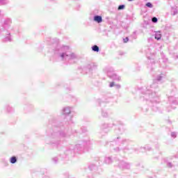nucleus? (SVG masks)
<instances>
[{
	"label": "nucleus",
	"mask_w": 178,
	"mask_h": 178,
	"mask_svg": "<svg viewBox=\"0 0 178 178\" xmlns=\"http://www.w3.org/2000/svg\"><path fill=\"white\" fill-rule=\"evenodd\" d=\"M81 130L82 133H87V127H82L81 128Z\"/></svg>",
	"instance_id": "obj_37"
},
{
	"label": "nucleus",
	"mask_w": 178,
	"mask_h": 178,
	"mask_svg": "<svg viewBox=\"0 0 178 178\" xmlns=\"http://www.w3.org/2000/svg\"><path fill=\"white\" fill-rule=\"evenodd\" d=\"M135 152H137L138 151V149H134Z\"/></svg>",
	"instance_id": "obj_47"
},
{
	"label": "nucleus",
	"mask_w": 178,
	"mask_h": 178,
	"mask_svg": "<svg viewBox=\"0 0 178 178\" xmlns=\"http://www.w3.org/2000/svg\"><path fill=\"white\" fill-rule=\"evenodd\" d=\"M97 69L98 65L95 63H89L83 67V70L86 73H92V72H95Z\"/></svg>",
	"instance_id": "obj_9"
},
{
	"label": "nucleus",
	"mask_w": 178,
	"mask_h": 178,
	"mask_svg": "<svg viewBox=\"0 0 178 178\" xmlns=\"http://www.w3.org/2000/svg\"><path fill=\"white\" fill-rule=\"evenodd\" d=\"M175 91H176V89H175L174 92H175Z\"/></svg>",
	"instance_id": "obj_51"
},
{
	"label": "nucleus",
	"mask_w": 178,
	"mask_h": 178,
	"mask_svg": "<svg viewBox=\"0 0 178 178\" xmlns=\"http://www.w3.org/2000/svg\"><path fill=\"white\" fill-rule=\"evenodd\" d=\"M104 73L107 74L109 79H112V80H114L115 81H120V76L115 73L113 68L111 67H106L104 68Z\"/></svg>",
	"instance_id": "obj_7"
},
{
	"label": "nucleus",
	"mask_w": 178,
	"mask_h": 178,
	"mask_svg": "<svg viewBox=\"0 0 178 178\" xmlns=\"http://www.w3.org/2000/svg\"><path fill=\"white\" fill-rule=\"evenodd\" d=\"M170 136L172 138H176V137H177V132H171Z\"/></svg>",
	"instance_id": "obj_33"
},
{
	"label": "nucleus",
	"mask_w": 178,
	"mask_h": 178,
	"mask_svg": "<svg viewBox=\"0 0 178 178\" xmlns=\"http://www.w3.org/2000/svg\"><path fill=\"white\" fill-rule=\"evenodd\" d=\"M90 15H94V12L91 13Z\"/></svg>",
	"instance_id": "obj_49"
},
{
	"label": "nucleus",
	"mask_w": 178,
	"mask_h": 178,
	"mask_svg": "<svg viewBox=\"0 0 178 178\" xmlns=\"http://www.w3.org/2000/svg\"><path fill=\"white\" fill-rule=\"evenodd\" d=\"M152 23H158V18L156 17H152Z\"/></svg>",
	"instance_id": "obj_34"
},
{
	"label": "nucleus",
	"mask_w": 178,
	"mask_h": 178,
	"mask_svg": "<svg viewBox=\"0 0 178 178\" xmlns=\"http://www.w3.org/2000/svg\"><path fill=\"white\" fill-rule=\"evenodd\" d=\"M156 88H158V82L154 81L152 85L143 89L140 96V100L146 101L148 104H152V110L154 112L162 113V108L159 106L161 98H159V95L156 94V92L154 90Z\"/></svg>",
	"instance_id": "obj_2"
},
{
	"label": "nucleus",
	"mask_w": 178,
	"mask_h": 178,
	"mask_svg": "<svg viewBox=\"0 0 178 178\" xmlns=\"http://www.w3.org/2000/svg\"><path fill=\"white\" fill-rule=\"evenodd\" d=\"M12 26V18L10 17H6L3 22V23H0V29L1 32L3 31H8L10 29Z\"/></svg>",
	"instance_id": "obj_8"
},
{
	"label": "nucleus",
	"mask_w": 178,
	"mask_h": 178,
	"mask_svg": "<svg viewBox=\"0 0 178 178\" xmlns=\"http://www.w3.org/2000/svg\"><path fill=\"white\" fill-rule=\"evenodd\" d=\"M123 41L125 44L129 42V37H126L125 38H124Z\"/></svg>",
	"instance_id": "obj_40"
},
{
	"label": "nucleus",
	"mask_w": 178,
	"mask_h": 178,
	"mask_svg": "<svg viewBox=\"0 0 178 178\" xmlns=\"http://www.w3.org/2000/svg\"><path fill=\"white\" fill-rule=\"evenodd\" d=\"M115 178H126V177L124 176H122V175H117V176H115Z\"/></svg>",
	"instance_id": "obj_43"
},
{
	"label": "nucleus",
	"mask_w": 178,
	"mask_h": 178,
	"mask_svg": "<svg viewBox=\"0 0 178 178\" xmlns=\"http://www.w3.org/2000/svg\"><path fill=\"white\" fill-rule=\"evenodd\" d=\"M17 162V156H13L10 158V163H12L13 165H15Z\"/></svg>",
	"instance_id": "obj_20"
},
{
	"label": "nucleus",
	"mask_w": 178,
	"mask_h": 178,
	"mask_svg": "<svg viewBox=\"0 0 178 178\" xmlns=\"http://www.w3.org/2000/svg\"><path fill=\"white\" fill-rule=\"evenodd\" d=\"M102 115L103 118H108V113L105 110L102 109Z\"/></svg>",
	"instance_id": "obj_30"
},
{
	"label": "nucleus",
	"mask_w": 178,
	"mask_h": 178,
	"mask_svg": "<svg viewBox=\"0 0 178 178\" xmlns=\"http://www.w3.org/2000/svg\"><path fill=\"white\" fill-rule=\"evenodd\" d=\"M89 169L90 170H95V169H97V165H95V164H90L89 165Z\"/></svg>",
	"instance_id": "obj_31"
},
{
	"label": "nucleus",
	"mask_w": 178,
	"mask_h": 178,
	"mask_svg": "<svg viewBox=\"0 0 178 178\" xmlns=\"http://www.w3.org/2000/svg\"><path fill=\"white\" fill-rule=\"evenodd\" d=\"M125 131H126V127H124V125L122 124L118 127V130H115V131L117 134H123V133H124Z\"/></svg>",
	"instance_id": "obj_14"
},
{
	"label": "nucleus",
	"mask_w": 178,
	"mask_h": 178,
	"mask_svg": "<svg viewBox=\"0 0 178 178\" xmlns=\"http://www.w3.org/2000/svg\"><path fill=\"white\" fill-rule=\"evenodd\" d=\"M177 13V10H174L173 13H172L173 16H175V15Z\"/></svg>",
	"instance_id": "obj_44"
},
{
	"label": "nucleus",
	"mask_w": 178,
	"mask_h": 178,
	"mask_svg": "<svg viewBox=\"0 0 178 178\" xmlns=\"http://www.w3.org/2000/svg\"><path fill=\"white\" fill-rule=\"evenodd\" d=\"M74 133H77V131H76V130H75V131H74Z\"/></svg>",
	"instance_id": "obj_50"
},
{
	"label": "nucleus",
	"mask_w": 178,
	"mask_h": 178,
	"mask_svg": "<svg viewBox=\"0 0 178 178\" xmlns=\"http://www.w3.org/2000/svg\"><path fill=\"white\" fill-rule=\"evenodd\" d=\"M4 109H6V112H8V113H12L15 112V108H13V107H12L9 104H6L4 106Z\"/></svg>",
	"instance_id": "obj_17"
},
{
	"label": "nucleus",
	"mask_w": 178,
	"mask_h": 178,
	"mask_svg": "<svg viewBox=\"0 0 178 178\" xmlns=\"http://www.w3.org/2000/svg\"><path fill=\"white\" fill-rule=\"evenodd\" d=\"M168 101L172 105H178V98H176L174 96H169Z\"/></svg>",
	"instance_id": "obj_13"
},
{
	"label": "nucleus",
	"mask_w": 178,
	"mask_h": 178,
	"mask_svg": "<svg viewBox=\"0 0 178 178\" xmlns=\"http://www.w3.org/2000/svg\"><path fill=\"white\" fill-rule=\"evenodd\" d=\"M49 124L52 127L47 131V134L49 137V140H46V144H49L52 148L59 149L60 148V140L69 138L72 135V129L63 123L59 122L57 118H51L49 120Z\"/></svg>",
	"instance_id": "obj_1"
},
{
	"label": "nucleus",
	"mask_w": 178,
	"mask_h": 178,
	"mask_svg": "<svg viewBox=\"0 0 178 178\" xmlns=\"http://www.w3.org/2000/svg\"><path fill=\"white\" fill-rule=\"evenodd\" d=\"M167 166L168 168H173V164H172L170 162H168L167 163Z\"/></svg>",
	"instance_id": "obj_39"
},
{
	"label": "nucleus",
	"mask_w": 178,
	"mask_h": 178,
	"mask_svg": "<svg viewBox=\"0 0 178 178\" xmlns=\"http://www.w3.org/2000/svg\"><path fill=\"white\" fill-rule=\"evenodd\" d=\"M104 163L106 165H112L113 163V158L112 156H106L104 158Z\"/></svg>",
	"instance_id": "obj_15"
},
{
	"label": "nucleus",
	"mask_w": 178,
	"mask_h": 178,
	"mask_svg": "<svg viewBox=\"0 0 178 178\" xmlns=\"http://www.w3.org/2000/svg\"><path fill=\"white\" fill-rule=\"evenodd\" d=\"M124 29H125V30H127V26H124Z\"/></svg>",
	"instance_id": "obj_48"
},
{
	"label": "nucleus",
	"mask_w": 178,
	"mask_h": 178,
	"mask_svg": "<svg viewBox=\"0 0 178 178\" xmlns=\"http://www.w3.org/2000/svg\"><path fill=\"white\" fill-rule=\"evenodd\" d=\"M97 102V104H99V106H102V105H104V106H105V104H106L107 101L105 100L104 102L101 99H98Z\"/></svg>",
	"instance_id": "obj_23"
},
{
	"label": "nucleus",
	"mask_w": 178,
	"mask_h": 178,
	"mask_svg": "<svg viewBox=\"0 0 178 178\" xmlns=\"http://www.w3.org/2000/svg\"><path fill=\"white\" fill-rule=\"evenodd\" d=\"M42 178H51L49 175H44Z\"/></svg>",
	"instance_id": "obj_45"
},
{
	"label": "nucleus",
	"mask_w": 178,
	"mask_h": 178,
	"mask_svg": "<svg viewBox=\"0 0 178 178\" xmlns=\"http://www.w3.org/2000/svg\"><path fill=\"white\" fill-rule=\"evenodd\" d=\"M154 38H155V40H157L158 41H159V40L162 38V34H161V32H156L154 34Z\"/></svg>",
	"instance_id": "obj_22"
},
{
	"label": "nucleus",
	"mask_w": 178,
	"mask_h": 178,
	"mask_svg": "<svg viewBox=\"0 0 178 178\" xmlns=\"http://www.w3.org/2000/svg\"><path fill=\"white\" fill-rule=\"evenodd\" d=\"M92 178H94V176H93V175H92Z\"/></svg>",
	"instance_id": "obj_52"
},
{
	"label": "nucleus",
	"mask_w": 178,
	"mask_h": 178,
	"mask_svg": "<svg viewBox=\"0 0 178 178\" xmlns=\"http://www.w3.org/2000/svg\"><path fill=\"white\" fill-rule=\"evenodd\" d=\"M72 112V110L70 109V107H65L63 109V115H65V116H67L70 115Z\"/></svg>",
	"instance_id": "obj_18"
},
{
	"label": "nucleus",
	"mask_w": 178,
	"mask_h": 178,
	"mask_svg": "<svg viewBox=\"0 0 178 178\" xmlns=\"http://www.w3.org/2000/svg\"><path fill=\"white\" fill-rule=\"evenodd\" d=\"M168 63V58L166 57L163 58V63Z\"/></svg>",
	"instance_id": "obj_41"
},
{
	"label": "nucleus",
	"mask_w": 178,
	"mask_h": 178,
	"mask_svg": "<svg viewBox=\"0 0 178 178\" xmlns=\"http://www.w3.org/2000/svg\"><path fill=\"white\" fill-rule=\"evenodd\" d=\"M142 111L143 112H144L145 113H147V112H148V106H143L142 108Z\"/></svg>",
	"instance_id": "obj_32"
},
{
	"label": "nucleus",
	"mask_w": 178,
	"mask_h": 178,
	"mask_svg": "<svg viewBox=\"0 0 178 178\" xmlns=\"http://www.w3.org/2000/svg\"><path fill=\"white\" fill-rule=\"evenodd\" d=\"M53 163H54V165H56L58 164V162H59V159L58 157H54L52 159H51Z\"/></svg>",
	"instance_id": "obj_29"
},
{
	"label": "nucleus",
	"mask_w": 178,
	"mask_h": 178,
	"mask_svg": "<svg viewBox=\"0 0 178 178\" xmlns=\"http://www.w3.org/2000/svg\"><path fill=\"white\" fill-rule=\"evenodd\" d=\"M50 1H54V0H50Z\"/></svg>",
	"instance_id": "obj_53"
},
{
	"label": "nucleus",
	"mask_w": 178,
	"mask_h": 178,
	"mask_svg": "<svg viewBox=\"0 0 178 178\" xmlns=\"http://www.w3.org/2000/svg\"><path fill=\"white\" fill-rule=\"evenodd\" d=\"M93 22H95L96 23H102V16L95 15L93 16Z\"/></svg>",
	"instance_id": "obj_16"
},
{
	"label": "nucleus",
	"mask_w": 178,
	"mask_h": 178,
	"mask_svg": "<svg viewBox=\"0 0 178 178\" xmlns=\"http://www.w3.org/2000/svg\"><path fill=\"white\" fill-rule=\"evenodd\" d=\"M3 17H5V13H3V11H2V10H0V23H2Z\"/></svg>",
	"instance_id": "obj_25"
},
{
	"label": "nucleus",
	"mask_w": 178,
	"mask_h": 178,
	"mask_svg": "<svg viewBox=\"0 0 178 178\" xmlns=\"http://www.w3.org/2000/svg\"><path fill=\"white\" fill-rule=\"evenodd\" d=\"M92 51H93V52H99V47L97 44L93 45L92 47Z\"/></svg>",
	"instance_id": "obj_24"
},
{
	"label": "nucleus",
	"mask_w": 178,
	"mask_h": 178,
	"mask_svg": "<svg viewBox=\"0 0 178 178\" xmlns=\"http://www.w3.org/2000/svg\"><path fill=\"white\" fill-rule=\"evenodd\" d=\"M54 56L66 65H74L77 60V54L70 51L69 46H58L54 50Z\"/></svg>",
	"instance_id": "obj_3"
},
{
	"label": "nucleus",
	"mask_w": 178,
	"mask_h": 178,
	"mask_svg": "<svg viewBox=\"0 0 178 178\" xmlns=\"http://www.w3.org/2000/svg\"><path fill=\"white\" fill-rule=\"evenodd\" d=\"M71 123H73V121L70 120V121L68 122V124H70Z\"/></svg>",
	"instance_id": "obj_46"
},
{
	"label": "nucleus",
	"mask_w": 178,
	"mask_h": 178,
	"mask_svg": "<svg viewBox=\"0 0 178 178\" xmlns=\"http://www.w3.org/2000/svg\"><path fill=\"white\" fill-rule=\"evenodd\" d=\"M162 79H165V74H163L157 75L156 79L154 81L158 83V81H162Z\"/></svg>",
	"instance_id": "obj_19"
},
{
	"label": "nucleus",
	"mask_w": 178,
	"mask_h": 178,
	"mask_svg": "<svg viewBox=\"0 0 178 178\" xmlns=\"http://www.w3.org/2000/svg\"><path fill=\"white\" fill-rule=\"evenodd\" d=\"M90 145H91V142L90 140L81 141L76 145H70L67 148L65 154V155H71V156H73V155H74V152H79V154H83L86 147H90Z\"/></svg>",
	"instance_id": "obj_5"
},
{
	"label": "nucleus",
	"mask_w": 178,
	"mask_h": 178,
	"mask_svg": "<svg viewBox=\"0 0 178 178\" xmlns=\"http://www.w3.org/2000/svg\"><path fill=\"white\" fill-rule=\"evenodd\" d=\"M113 126H115V124L104 123V124H102L101 129H102V130L104 129V134H108L109 133V129H110V127H112Z\"/></svg>",
	"instance_id": "obj_12"
},
{
	"label": "nucleus",
	"mask_w": 178,
	"mask_h": 178,
	"mask_svg": "<svg viewBox=\"0 0 178 178\" xmlns=\"http://www.w3.org/2000/svg\"><path fill=\"white\" fill-rule=\"evenodd\" d=\"M146 56L147 59L149 60L148 61V69H150V70H152V66L153 65H155V61L154 60V56H155V51H152V49L151 48L147 47L145 50Z\"/></svg>",
	"instance_id": "obj_6"
},
{
	"label": "nucleus",
	"mask_w": 178,
	"mask_h": 178,
	"mask_svg": "<svg viewBox=\"0 0 178 178\" xmlns=\"http://www.w3.org/2000/svg\"><path fill=\"white\" fill-rule=\"evenodd\" d=\"M145 6H147V8H153L154 5H152V3H151V2H147L145 4Z\"/></svg>",
	"instance_id": "obj_35"
},
{
	"label": "nucleus",
	"mask_w": 178,
	"mask_h": 178,
	"mask_svg": "<svg viewBox=\"0 0 178 178\" xmlns=\"http://www.w3.org/2000/svg\"><path fill=\"white\" fill-rule=\"evenodd\" d=\"M115 82H111V83H110V84H109V87L110 88H112V87H115Z\"/></svg>",
	"instance_id": "obj_42"
},
{
	"label": "nucleus",
	"mask_w": 178,
	"mask_h": 178,
	"mask_svg": "<svg viewBox=\"0 0 178 178\" xmlns=\"http://www.w3.org/2000/svg\"><path fill=\"white\" fill-rule=\"evenodd\" d=\"M10 1L9 0H0V6H6V5H9Z\"/></svg>",
	"instance_id": "obj_21"
},
{
	"label": "nucleus",
	"mask_w": 178,
	"mask_h": 178,
	"mask_svg": "<svg viewBox=\"0 0 178 178\" xmlns=\"http://www.w3.org/2000/svg\"><path fill=\"white\" fill-rule=\"evenodd\" d=\"M4 38H3V42H13V36L10 34V31H3Z\"/></svg>",
	"instance_id": "obj_11"
},
{
	"label": "nucleus",
	"mask_w": 178,
	"mask_h": 178,
	"mask_svg": "<svg viewBox=\"0 0 178 178\" xmlns=\"http://www.w3.org/2000/svg\"><path fill=\"white\" fill-rule=\"evenodd\" d=\"M130 143H131L130 140L122 138L120 136H118L113 138V141L107 143V145L110 147V149L114 152H120V151L127 152V151L130 149V148H129Z\"/></svg>",
	"instance_id": "obj_4"
},
{
	"label": "nucleus",
	"mask_w": 178,
	"mask_h": 178,
	"mask_svg": "<svg viewBox=\"0 0 178 178\" xmlns=\"http://www.w3.org/2000/svg\"><path fill=\"white\" fill-rule=\"evenodd\" d=\"M131 38L133 40H137V31H134L133 34L131 35Z\"/></svg>",
	"instance_id": "obj_28"
},
{
	"label": "nucleus",
	"mask_w": 178,
	"mask_h": 178,
	"mask_svg": "<svg viewBox=\"0 0 178 178\" xmlns=\"http://www.w3.org/2000/svg\"><path fill=\"white\" fill-rule=\"evenodd\" d=\"M124 8H125L124 4L120 5L118 6V10H123V9H124Z\"/></svg>",
	"instance_id": "obj_36"
},
{
	"label": "nucleus",
	"mask_w": 178,
	"mask_h": 178,
	"mask_svg": "<svg viewBox=\"0 0 178 178\" xmlns=\"http://www.w3.org/2000/svg\"><path fill=\"white\" fill-rule=\"evenodd\" d=\"M114 87L116 90H120V88H122V86H120V84H115Z\"/></svg>",
	"instance_id": "obj_38"
},
{
	"label": "nucleus",
	"mask_w": 178,
	"mask_h": 178,
	"mask_svg": "<svg viewBox=\"0 0 178 178\" xmlns=\"http://www.w3.org/2000/svg\"><path fill=\"white\" fill-rule=\"evenodd\" d=\"M2 163H3V166H4V168L9 166V163L8 162V160L3 159Z\"/></svg>",
	"instance_id": "obj_27"
},
{
	"label": "nucleus",
	"mask_w": 178,
	"mask_h": 178,
	"mask_svg": "<svg viewBox=\"0 0 178 178\" xmlns=\"http://www.w3.org/2000/svg\"><path fill=\"white\" fill-rule=\"evenodd\" d=\"M142 149V147H140V149ZM143 149L145 151H152V147H151L149 145H145L144 147H143Z\"/></svg>",
	"instance_id": "obj_26"
},
{
	"label": "nucleus",
	"mask_w": 178,
	"mask_h": 178,
	"mask_svg": "<svg viewBox=\"0 0 178 178\" xmlns=\"http://www.w3.org/2000/svg\"><path fill=\"white\" fill-rule=\"evenodd\" d=\"M117 164L118 168H120V169H122L123 170H130V168H131V163L124 161L118 160L117 161Z\"/></svg>",
	"instance_id": "obj_10"
}]
</instances>
